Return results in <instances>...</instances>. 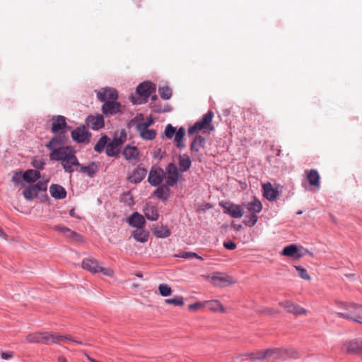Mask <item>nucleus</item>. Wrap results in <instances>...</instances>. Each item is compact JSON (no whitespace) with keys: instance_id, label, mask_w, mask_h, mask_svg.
<instances>
[{"instance_id":"nucleus-1","label":"nucleus","mask_w":362,"mask_h":362,"mask_svg":"<svg viewBox=\"0 0 362 362\" xmlns=\"http://www.w3.org/2000/svg\"><path fill=\"white\" fill-rule=\"evenodd\" d=\"M96 95L98 99L103 103L101 111L105 117H111L124 112V106L117 101L118 93L115 88H103L96 92Z\"/></svg>"},{"instance_id":"nucleus-2","label":"nucleus","mask_w":362,"mask_h":362,"mask_svg":"<svg viewBox=\"0 0 362 362\" xmlns=\"http://www.w3.org/2000/svg\"><path fill=\"white\" fill-rule=\"evenodd\" d=\"M336 304L345 310L344 312L337 313V315L339 317L362 325V305L342 301H337Z\"/></svg>"},{"instance_id":"nucleus-3","label":"nucleus","mask_w":362,"mask_h":362,"mask_svg":"<svg viewBox=\"0 0 362 362\" xmlns=\"http://www.w3.org/2000/svg\"><path fill=\"white\" fill-rule=\"evenodd\" d=\"M340 350L344 354L362 356V337L344 341Z\"/></svg>"},{"instance_id":"nucleus-4","label":"nucleus","mask_w":362,"mask_h":362,"mask_svg":"<svg viewBox=\"0 0 362 362\" xmlns=\"http://www.w3.org/2000/svg\"><path fill=\"white\" fill-rule=\"evenodd\" d=\"M213 117L214 112L209 110L206 114L204 115L202 118L197 121L194 126L189 128V135H193L200 131L206 132L214 130V127L212 125Z\"/></svg>"},{"instance_id":"nucleus-5","label":"nucleus","mask_w":362,"mask_h":362,"mask_svg":"<svg viewBox=\"0 0 362 362\" xmlns=\"http://www.w3.org/2000/svg\"><path fill=\"white\" fill-rule=\"evenodd\" d=\"M127 134L124 131L115 133L112 141L107 145L106 154L108 156H117L119 153L120 146L126 141Z\"/></svg>"},{"instance_id":"nucleus-6","label":"nucleus","mask_w":362,"mask_h":362,"mask_svg":"<svg viewBox=\"0 0 362 362\" xmlns=\"http://www.w3.org/2000/svg\"><path fill=\"white\" fill-rule=\"evenodd\" d=\"M82 268L93 274L102 272L107 276H112L114 275L113 270L100 266L98 262L92 258L84 259L82 262Z\"/></svg>"},{"instance_id":"nucleus-7","label":"nucleus","mask_w":362,"mask_h":362,"mask_svg":"<svg viewBox=\"0 0 362 362\" xmlns=\"http://www.w3.org/2000/svg\"><path fill=\"white\" fill-rule=\"evenodd\" d=\"M156 86L150 82L145 81L139 85L136 88V93L140 96L139 99H134L132 98V102L135 104H141L146 102L147 98L150 96V95L155 92Z\"/></svg>"},{"instance_id":"nucleus-8","label":"nucleus","mask_w":362,"mask_h":362,"mask_svg":"<svg viewBox=\"0 0 362 362\" xmlns=\"http://www.w3.org/2000/svg\"><path fill=\"white\" fill-rule=\"evenodd\" d=\"M213 285L218 287H226L235 283L232 276L221 272H216L206 277Z\"/></svg>"},{"instance_id":"nucleus-9","label":"nucleus","mask_w":362,"mask_h":362,"mask_svg":"<svg viewBox=\"0 0 362 362\" xmlns=\"http://www.w3.org/2000/svg\"><path fill=\"white\" fill-rule=\"evenodd\" d=\"M165 174L164 178L167 186L173 187L177 184L179 180V171L177 167L174 163L168 165Z\"/></svg>"},{"instance_id":"nucleus-10","label":"nucleus","mask_w":362,"mask_h":362,"mask_svg":"<svg viewBox=\"0 0 362 362\" xmlns=\"http://www.w3.org/2000/svg\"><path fill=\"white\" fill-rule=\"evenodd\" d=\"M75 151L71 146H62L58 149H55L49 154V158L52 160L64 161Z\"/></svg>"},{"instance_id":"nucleus-11","label":"nucleus","mask_w":362,"mask_h":362,"mask_svg":"<svg viewBox=\"0 0 362 362\" xmlns=\"http://www.w3.org/2000/svg\"><path fill=\"white\" fill-rule=\"evenodd\" d=\"M279 305L284 308L286 312L296 315H306L308 311L303 307L294 304L290 300H285L279 303Z\"/></svg>"},{"instance_id":"nucleus-12","label":"nucleus","mask_w":362,"mask_h":362,"mask_svg":"<svg viewBox=\"0 0 362 362\" xmlns=\"http://www.w3.org/2000/svg\"><path fill=\"white\" fill-rule=\"evenodd\" d=\"M165 171L161 168H152L149 173L148 180L153 186L159 185L164 179Z\"/></svg>"},{"instance_id":"nucleus-13","label":"nucleus","mask_w":362,"mask_h":362,"mask_svg":"<svg viewBox=\"0 0 362 362\" xmlns=\"http://www.w3.org/2000/svg\"><path fill=\"white\" fill-rule=\"evenodd\" d=\"M42 344H59L61 341L67 340L66 336L59 334L55 332H43Z\"/></svg>"},{"instance_id":"nucleus-14","label":"nucleus","mask_w":362,"mask_h":362,"mask_svg":"<svg viewBox=\"0 0 362 362\" xmlns=\"http://www.w3.org/2000/svg\"><path fill=\"white\" fill-rule=\"evenodd\" d=\"M305 175L310 187L318 189L320 187V176L315 169L305 170Z\"/></svg>"},{"instance_id":"nucleus-15","label":"nucleus","mask_w":362,"mask_h":362,"mask_svg":"<svg viewBox=\"0 0 362 362\" xmlns=\"http://www.w3.org/2000/svg\"><path fill=\"white\" fill-rule=\"evenodd\" d=\"M54 229L62 233L66 238L70 239L72 241L80 242L83 240V237L80 234L71 230L65 226H54Z\"/></svg>"},{"instance_id":"nucleus-16","label":"nucleus","mask_w":362,"mask_h":362,"mask_svg":"<svg viewBox=\"0 0 362 362\" xmlns=\"http://www.w3.org/2000/svg\"><path fill=\"white\" fill-rule=\"evenodd\" d=\"M267 359H279L291 356L288 350L285 349H269L266 350Z\"/></svg>"},{"instance_id":"nucleus-17","label":"nucleus","mask_w":362,"mask_h":362,"mask_svg":"<svg viewBox=\"0 0 362 362\" xmlns=\"http://www.w3.org/2000/svg\"><path fill=\"white\" fill-rule=\"evenodd\" d=\"M87 126L93 130H98L105 125L104 118L102 115H90L86 119Z\"/></svg>"},{"instance_id":"nucleus-18","label":"nucleus","mask_w":362,"mask_h":362,"mask_svg":"<svg viewBox=\"0 0 362 362\" xmlns=\"http://www.w3.org/2000/svg\"><path fill=\"white\" fill-rule=\"evenodd\" d=\"M225 213L228 214L235 218H241L243 216V209L240 205L230 204V205L221 204Z\"/></svg>"},{"instance_id":"nucleus-19","label":"nucleus","mask_w":362,"mask_h":362,"mask_svg":"<svg viewBox=\"0 0 362 362\" xmlns=\"http://www.w3.org/2000/svg\"><path fill=\"white\" fill-rule=\"evenodd\" d=\"M62 165L64 170L67 173H71L75 170V167L80 166V163L75 156V153L70 155L66 159L62 162Z\"/></svg>"},{"instance_id":"nucleus-20","label":"nucleus","mask_w":362,"mask_h":362,"mask_svg":"<svg viewBox=\"0 0 362 362\" xmlns=\"http://www.w3.org/2000/svg\"><path fill=\"white\" fill-rule=\"evenodd\" d=\"M71 136L76 142L83 143L89 141L90 134L85 127H78L72 131Z\"/></svg>"},{"instance_id":"nucleus-21","label":"nucleus","mask_w":362,"mask_h":362,"mask_svg":"<svg viewBox=\"0 0 362 362\" xmlns=\"http://www.w3.org/2000/svg\"><path fill=\"white\" fill-rule=\"evenodd\" d=\"M146 173L147 170L145 168L139 165L134 170L132 173L128 177V180L132 183H139L146 177Z\"/></svg>"},{"instance_id":"nucleus-22","label":"nucleus","mask_w":362,"mask_h":362,"mask_svg":"<svg viewBox=\"0 0 362 362\" xmlns=\"http://www.w3.org/2000/svg\"><path fill=\"white\" fill-rule=\"evenodd\" d=\"M124 158L129 161H137L139 160V151L136 146L127 145L122 151Z\"/></svg>"},{"instance_id":"nucleus-23","label":"nucleus","mask_w":362,"mask_h":362,"mask_svg":"<svg viewBox=\"0 0 362 362\" xmlns=\"http://www.w3.org/2000/svg\"><path fill=\"white\" fill-rule=\"evenodd\" d=\"M52 132L57 133L66 127V118L62 115L54 116L52 117Z\"/></svg>"},{"instance_id":"nucleus-24","label":"nucleus","mask_w":362,"mask_h":362,"mask_svg":"<svg viewBox=\"0 0 362 362\" xmlns=\"http://www.w3.org/2000/svg\"><path fill=\"white\" fill-rule=\"evenodd\" d=\"M128 223L130 226L136 227V228H144L145 225L144 217L137 212H134L128 218Z\"/></svg>"},{"instance_id":"nucleus-25","label":"nucleus","mask_w":362,"mask_h":362,"mask_svg":"<svg viewBox=\"0 0 362 362\" xmlns=\"http://www.w3.org/2000/svg\"><path fill=\"white\" fill-rule=\"evenodd\" d=\"M49 193L52 197L58 199H64L66 196L65 189L62 186L57 184L50 185Z\"/></svg>"},{"instance_id":"nucleus-26","label":"nucleus","mask_w":362,"mask_h":362,"mask_svg":"<svg viewBox=\"0 0 362 362\" xmlns=\"http://www.w3.org/2000/svg\"><path fill=\"white\" fill-rule=\"evenodd\" d=\"M264 196L269 201L274 200L278 196V191L275 189L271 183L267 182L262 185Z\"/></svg>"},{"instance_id":"nucleus-27","label":"nucleus","mask_w":362,"mask_h":362,"mask_svg":"<svg viewBox=\"0 0 362 362\" xmlns=\"http://www.w3.org/2000/svg\"><path fill=\"white\" fill-rule=\"evenodd\" d=\"M98 170V165L96 163L92 162L89 163L88 165H81L80 166V172L83 173H86L90 177H93L95 176V173Z\"/></svg>"},{"instance_id":"nucleus-28","label":"nucleus","mask_w":362,"mask_h":362,"mask_svg":"<svg viewBox=\"0 0 362 362\" xmlns=\"http://www.w3.org/2000/svg\"><path fill=\"white\" fill-rule=\"evenodd\" d=\"M132 236L138 242L146 243L148 240L149 234L148 231L144 229V228H136V230H134Z\"/></svg>"},{"instance_id":"nucleus-29","label":"nucleus","mask_w":362,"mask_h":362,"mask_svg":"<svg viewBox=\"0 0 362 362\" xmlns=\"http://www.w3.org/2000/svg\"><path fill=\"white\" fill-rule=\"evenodd\" d=\"M40 177V173L35 170H27L23 173V180L28 182H34Z\"/></svg>"},{"instance_id":"nucleus-30","label":"nucleus","mask_w":362,"mask_h":362,"mask_svg":"<svg viewBox=\"0 0 362 362\" xmlns=\"http://www.w3.org/2000/svg\"><path fill=\"white\" fill-rule=\"evenodd\" d=\"M205 306H207L210 310L214 312H225L223 305L217 300L204 301V307Z\"/></svg>"},{"instance_id":"nucleus-31","label":"nucleus","mask_w":362,"mask_h":362,"mask_svg":"<svg viewBox=\"0 0 362 362\" xmlns=\"http://www.w3.org/2000/svg\"><path fill=\"white\" fill-rule=\"evenodd\" d=\"M144 211L148 220L156 221L158 218V209L155 206L147 205Z\"/></svg>"},{"instance_id":"nucleus-32","label":"nucleus","mask_w":362,"mask_h":362,"mask_svg":"<svg viewBox=\"0 0 362 362\" xmlns=\"http://www.w3.org/2000/svg\"><path fill=\"white\" fill-rule=\"evenodd\" d=\"M168 187L169 186H167L166 184L158 187L154 192L155 196L160 199L166 200L170 194V189Z\"/></svg>"},{"instance_id":"nucleus-33","label":"nucleus","mask_w":362,"mask_h":362,"mask_svg":"<svg viewBox=\"0 0 362 362\" xmlns=\"http://www.w3.org/2000/svg\"><path fill=\"white\" fill-rule=\"evenodd\" d=\"M179 165L182 172L188 170L192 165V161L189 156L187 154L180 155L179 156Z\"/></svg>"},{"instance_id":"nucleus-34","label":"nucleus","mask_w":362,"mask_h":362,"mask_svg":"<svg viewBox=\"0 0 362 362\" xmlns=\"http://www.w3.org/2000/svg\"><path fill=\"white\" fill-rule=\"evenodd\" d=\"M37 194L38 192L36 186L30 185L23 191V195L25 199L30 201L36 198Z\"/></svg>"},{"instance_id":"nucleus-35","label":"nucleus","mask_w":362,"mask_h":362,"mask_svg":"<svg viewBox=\"0 0 362 362\" xmlns=\"http://www.w3.org/2000/svg\"><path fill=\"white\" fill-rule=\"evenodd\" d=\"M245 206L247 211L252 214L259 213L262 209V203L257 199L247 203Z\"/></svg>"},{"instance_id":"nucleus-36","label":"nucleus","mask_w":362,"mask_h":362,"mask_svg":"<svg viewBox=\"0 0 362 362\" xmlns=\"http://www.w3.org/2000/svg\"><path fill=\"white\" fill-rule=\"evenodd\" d=\"M136 129L139 133L140 136L145 140H153L156 136V132L153 129H149L148 128L144 129L136 128Z\"/></svg>"},{"instance_id":"nucleus-37","label":"nucleus","mask_w":362,"mask_h":362,"mask_svg":"<svg viewBox=\"0 0 362 362\" xmlns=\"http://www.w3.org/2000/svg\"><path fill=\"white\" fill-rule=\"evenodd\" d=\"M205 144V139L200 136H196L191 144L190 148L192 151L197 152L199 148H203Z\"/></svg>"},{"instance_id":"nucleus-38","label":"nucleus","mask_w":362,"mask_h":362,"mask_svg":"<svg viewBox=\"0 0 362 362\" xmlns=\"http://www.w3.org/2000/svg\"><path fill=\"white\" fill-rule=\"evenodd\" d=\"M153 232L156 237L162 238H167L170 235V230L163 226L156 227Z\"/></svg>"},{"instance_id":"nucleus-39","label":"nucleus","mask_w":362,"mask_h":362,"mask_svg":"<svg viewBox=\"0 0 362 362\" xmlns=\"http://www.w3.org/2000/svg\"><path fill=\"white\" fill-rule=\"evenodd\" d=\"M185 135V129L183 127H180L175 132V141L176 142L177 147L179 148H182L185 147V145L182 142Z\"/></svg>"},{"instance_id":"nucleus-40","label":"nucleus","mask_w":362,"mask_h":362,"mask_svg":"<svg viewBox=\"0 0 362 362\" xmlns=\"http://www.w3.org/2000/svg\"><path fill=\"white\" fill-rule=\"evenodd\" d=\"M43 332L30 333L27 335L26 341L28 343H40L42 344Z\"/></svg>"},{"instance_id":"nucleus-41","label":"nucleus","mask_w":362,"mask_h":362,"mask_svg":"<svg viewBox=\"0 0 362 362\" xmlns=\"http://www.w3.org/2000/svg\"><path fill=\"white\" fill-rule=\"evenodd\" d=\"M108 140L109 139L107 136H103L95 145L94 150L98 153H101L105 147H107Z\"/></svg>"},{"instance_id":"nucleus-42","label":"nucleus","mask_w":362,"mask_h":362,"mask_svg":"<svg viewBox=\"0 0 362 362\" xmlns=\"http://www.w3.org/2000/svg\"><path fill=\"white\" fill-rule=\"evenodd\" d=\"M297 252V246L296 245H289L284 248L282 254L286 257H294Z\"/></svg>"},{"instance_id":"nucleus-43","label":"nucleus","mask_w":362,"mask_h":362,"mask_svg":"<svg viewBox=\"0 0 362 362\" xmlns=\"http://www.w3.org/2000/svg\"><path fill=\"white\" fill-rule=\"evenodd\" d=\"M252 360H264L267 359L266 350H259L256 352L246 354Z\"/></svg>"},{"instance_id":"nucleus-44","label":"nucleus","mask_w":362,"mask_h":362,"mask_svg":"<svg viewBox=\"0 0 362 362\" xmlns=\"http://www.w3.org/2000/svg\"><path fill=\"white\" fill-rule=\"evenodd\" d=\"M60 144H61L60 139L57 137H54L46 145V147L49 150H50L51 152H53V151H54L55 149H58V148H61Z\"/></svg>"},{"instance_id":"nucleus-45","label":"nucleus","mask_w":362,"mask_h":362,"mask_svg":"<svg viewBox=\"0 0 362 362\" xmlns=\"http://www.w3.org/2000/svg\"><path fill=\"white\" fill-rule=\"evenodd\" d=\"M158 291L160 294L163 297L169 296L172 293V289L170 286L166 284H160L158 286Z\"/></svg>"},{"instance_id":"nucleus-46","label":"nucleus","mask_w":362,"mask_h":362,"mask_svg":"<svg viewBox=\"0 0 362 362\" xmlns=\"http://www.w3.org/2000/svg\"><path fill=\"white\" fill-rule=\"evenodd\" d=\"M158 93L164 100L169 99L172 95V90L168 86L159 88Z\"/></svg>"},{"instance_id":"nucleus-47","label":"nucleus","mask_w":362,"mask_h":362,"mask_svg":"<svg viewBox=\"0 0 362 362\" xmlns=\"http://www.w3.org/2000/svg\"><path fill=\"white\" fill-rule=\"evenodd\" d=\"M165 302L167 304H171L175 306L184 305V299L182 296H175L173 298L165 299Z\"/></svg>"},{"instance_id":"nucleus-48","label":"nucleus","mask_w":362,"mask_h":362,"mask_svg":"<svg viewBox=\"0 0 362 362\" xmlns=\"http://www.w3.org/2000/svg\"><path fill=\"white\" fill-rule=\"evenodd\" d=\"M179 257L185 258V259H189V258H197L201 260H203V258L198 255L197 253L193 252H182L180 253V255H177Z\"/></svg>"},{"instance_id":"nucleus-49","label":"nucleus","mask_w":362,"mask_h":362,"mask_svg":"<svg viewBox=\"0 0 362 362\" xmlns=\"http://www.w3.org/2000/svg\"><path fill=\"white\" fill-rule=\"evenodd\" d=\"M258 220V216L255 214H251L248 216V219H245L244 221V223L245 226L248 227H252L256 224Z\"/></svg>"},{"instance_id":"nucleus-50","label":"nucleus","mask_w":362,"mask_h":362,"mask_svg":"<svg viewBox=\"0 0 362 362\" xmlns=\"http://www.w3.org/2000/svg\"><path fill=\"white\" fill-rule=\"evenodd\" d=\"M296 271L298 272L299 276L305 279V280H310V275L308 274L307 270L303 268V267H301L300 266H296L295 267Z\"/></svg>"},{"instance_id":"nucleus-51","label":"nucleus","mask_w":362,"mask_h":362,"mask_svg":"<svg viewBox=\"0 0 362 362\" xmlns=\"http://www.w3.org/2000/svg\"><path fill=\"white\" fill-rule=\"evenodd\" d=\"M22 180H23V173L21 171H17L13 173L12 181L15 185H18L20 184Z\"/></svg>"},{"instance_id":"nucleus-52","label":"nucleus","mask_w":362,"mask_h":362,"mask_svg":"<svg viewBox=\"0 0 362 362\" xmlns=\"http://www.w3.org/2000/svg\"><path fill=\"white\" fill-rule=\"evenodd\" d=\"M176 129L171 124H168L165 129V135L167 138L171 139L175 134Z\"/></svg>"},{"instance_id":"nucleus-53","label":"nucleus","mask_w":362,"mask_h":362,"mask_svg":"<svg viewBox=\"0 0 362 362\" xmlns=\"http://www.w3.org/2000/svg\"><path fill=\"white\" fill-rule=\"evenodd\" d=\"M153 123V120L151 117L147 119L145 122H139L136 128H141V129H144L145 128H148L151 125H152Z\"/></svg>"},{"instance_id":"nucleus-54","label":"nucleus","mask_w":362,"mask_h":362,"mask_svg":"<svg viewBox=\"0 0 362 362\" xmlns=\"http://www.w3.org/2000/svg\"><path fill=\"white\" fill-rule=\"evenodd\" d=\"M45 164L44 160L40 158H33L32 161L33 166L37 169H42Z\"/></svg>"},{"instance_id":"nucleus-55","label":"nucleus","mask_w":362,"mask_h":362,"mask_svg":"<svg viewBox=\"0 0 362 362\" xmlns=\"http://www.w3.org/2000/svg\"><path fill=\"white\" fill-rule=\"evenodd\" d=\"M204 302H197L193 304H190L189 305V309L191 310H197L199 308H204Z\"/></svg>"},{"instance_id":"nucleus-56","label":"nucleus","mask_w":362,"mask_h":362,"mask_svg":"<svg viewBox=\"0 0 362 362\" xmlns=\"http://www.w3.org/2000/svg\"><path fill=\"white\" fill-rule=\"evenodd\" d=\"M33 186H36L37 187V192L44 191L47 189V182H39Z\"/></svg>"},{"instance_id":"nucleus-57","label":"nucleus","mask_w":362,"mask_h":362,"mask_svg":"<svg viewBox=\"0 0 362 362\" xmlns=\"http://www.w3.org/2000/svg\"><path fill=\"white\" fill-rule=\"evenodd\" d=\"M223 246L228 250H234L236 248V244L230 240L225 242Z\"/></svg>"},{"instance_id":"nucleus-58","label":"nucleus","mask_w":362,"mask_h":362,"mask_svg":"<svg viewBox=\"0 0 362 362\" xmlns=\"http://www.w3.org/2000/svg\"><path fill=\"white\" fill-rule=\"evenodd\" d=\"M1 356L4 360H8L13 357V352H2Z\"/></svg>"},{"instance_id":"nucleus-59","label":"nucleus","mask_w":362,"mask_h":362,"mask_svg":"<svg viewBox=\"0 0 362 362\" xmlns=\"http://www.w3.org/2000/svg\"><path fill=\"white\" fill-rule=\"evenodd\" d=\"M160 153H161L160 148L156 149L153 151V156L155 158H158Z\"/></svg>"},{"instance_id":"nucleus-60","label":"nucleus","mask_w":362,"mask_h":362,"mask_svg":"<svg viewBox=\"0 0 362 362\" xmlns=\"http://www.w3.org/2000/svg\"><path fill=\"white\" fill-rule=\"evenodd\" d=\"M58 362H68L64 356H59L58 358Z\"/></svg>"},{"instance_id":"nucleus-61","label":"nucleus","mask_w":362,"mask_h":362,"mask_svg":"<svg viewBox=\"0 0 362 362\" xmlns=\"http://www.w3.org/2000/svg\"><path fill=\"white\" fill-rule=\"evenodd\" d=\"M0 236L1 237H6V233H4V231L1 228H0Z\"/></svg>"},{"instance_id":"nucleus-62","label":"nucleus","mask_w":362,"mask_h":362,"mask_svg":"<svg viewBox=\"0 0 362 362\" xmlns=\"http://www.w3.org/2000/svg\"><path fill=\"white\" fill-rule=\"evenodd\" d=\"M0 236L1 237H6V233H4V231L1 228H0Z\"/></svg>"},{"instance_id":"nucleus-63","label":"nucleus","mask_w":362,"mask_h":362,"mask_svg":"<svg viewBox=\"0 0 362 362\" xmlns=\"http://www.w3.org/2000/svg\"><path fill=\"white\" fill-rule=\"evenodd\" d=\"M69 214L71 216H75V211H74V209H71L70 211H69Z\"/></svg>"},{"instance_id":"nucleus-64","label":"nucleus","mask_w":362,"mask_h":362,"mask_svg":"<svg viewBox=\"0 0 362 362\" xmlns=\"http://www.w3.org/2000/svg\"><path fill=\"white\" fill-rule=\"evenodd\" d=\"M88 359L90 361V362H98V361H95L94 359L90 358L89 356H88Z\"/></svg>"}]
</instances>
